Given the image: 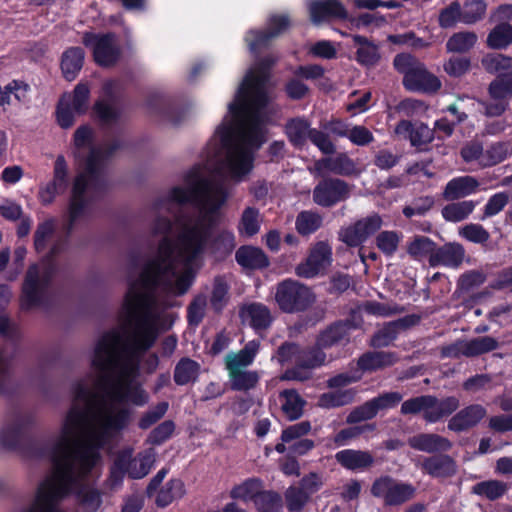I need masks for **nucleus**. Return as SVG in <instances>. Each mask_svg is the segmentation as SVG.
Returning a JSON list of instances; mask_svg holds the SVG:
<instances>
[{
	"mask_svg": "<svg viewBox=\"0 0 512 512\" xmlns=\"http://www.w3.org/2000/svg\"><path fill=\"white\" fill-rule=\"evenodd\" d=\"M462 22V8L459 2H452L439 13L438 22L442 28H451Z\"/></svg>",
	"mask_w": 512,
	"mask_h": 512,
	"instance_id": "49",
	"label": "nucleus"
},
{
	"mask_svg": "<svg viewBox=\"0 0 512 512\" xmlns=\"http://www.w3.org/2000/svg\"><path fill=\"white\" fill-rule=\"evenodd\" d=\"M231 387L235 390L246 391L254 388L259 381V374L251 370L228 371Z\"/></svg>",
	"mask_w": 512,
	"mask_h": 512,
	"instance_id": "37",
	"label": "nucleus"
},
{
	"mask_svg": "<svg viewBox=\"0 0 512 512\" xmlns=\"http://www.w3.org/2000/svg\"><path fill=\"white\" fill-rule=\"evenodd\" d=\"M426 398L429 400V403L424 408L423 416L428 422H436L459 407V400L455 397H448L441 401L432 396H426Z\"/></svg>",
	"mask_w": 512,
	"mask_h": 512,
	"instance_id": "23",
	"label": "nucleus"
},
{
	"mask_svg": "<svg viewBox=\"0 0 512 512\" xmlns=\"http://www.w3.org/2000/svg\"><path fill=\"white\" fill-rule=\"evenodd\" d=\"M397 110L407 117H420L427 112V106L416 99H406L399 103Z\"/></svg>",
	"mask_w": 512,
	"mask_h": 512,
	"instance_id": "58",
	"label": "nucleus"
},
{
	"mask_svg": "<svg viewBox=\"0 0 512 512\" xmlns=\"http://www.w3.org/2000/svg\"><path fill=\"white\" fill-rule=\"evenodd\" d=\"M332 262V248L323 241L316 243L305 259L297 265L295 272L299 277L314 278L323 275Z\"/></svg>",
	"mask_w": 512,
	"mask_h": 512,
	"instance_id": "6",
	"label": "nucleus"
},
{
	"mask_svg": "<svg viewBox=\"0 0 512 512\" xmlns=\"http://www.w3.org/2000/svg\"><path fill=\"white\" fill-rule=\"evenodd\" d=\"M94 111L97 117L104 123L112 122L118 117L117 109L106 100H99L94 106Z\"/></svg>",
	"mask_w": 512,
	"mask_h": 512,
	"instance_id": "64",
	"label": "nucleus"
},
{
	"mask_svg": "<svg viewBox=\"0 0 512 512\" xmlns=\"http://www.w3.org/2000/svg\"><path fill=\"white\" fill-rule=\"evenodd\" d=\"M355 391L353 389L334 390L323 393L318 399V405L322 408H335L347 405L354 399Z\"/></svg>",
	"mask_w": 512,
	"mask_h": 512,
	"instance_id": "33",
	"label": "nucleus"
},
{
	"mask_svg": "<svg viewBox=\"0 0 512 512\" xmlns=\"http://www.w3.org/2000/svg\"><path fill=\"white\" fill-rule=\"evenodd\" d=\"M50 272L44 262L33 265L27 271L23 285V305L27 308L38 303Z\"/></svg>",
	"mask_w": 512,
	"mask_h": 512,
	"instance_id": "10",
	"label": "nucleus"
},
{
	"mask_svg": "<svg viewBox=\"0 0 512 512\" xmlns=\"http://www.w3.org/2000/svg\"><path fill=\"white\" fill-rule=\"evenodd\" d=\"M84 62V51L79 47L67 49L61 59V70L64 77L71 81L76 78L82 69Z\"/></svg>",
	"mask_w": 512,
	"mask_h": 512,
	"instance_id": "26",
	"label": "nucleus"
},
{
	"mask_svg": "<svg viewBox=\"0 0 512 512\" xmlns=\"http://www.w3.org/2000/svg\"><path fill=\"white\" fill-rule=\"evenodd\" d=\"M242 322L259 331L266 329L272 322L270 310L261 303H251L240 311Z\"/></svg>",
	"mask_w": 512,
	"mask_h": 512,
	"instance_id": "18",
	"label": "nucleus"
},
{
	"mask_svg": "<svg viewBox=\"0 0 512 512\" xmlns=\"http://www.w3.org/2000/svg\"><path fill=\"white\" fill-rule=\"evenodd\" d=\"M308 52L314 57L332 59L336 56L337 50L332 42L322 40L310 45Z\"/></svg>",
	"mask_w": 512,
	"mask_h": 512,
	"instance_id": "61",
	"label": "nucleus"
},
{
	"mask_svg": "<svg viewBox=\"0 0 512 512\" xmlns=\"http://www.w3.org/2000/svg\"><path fill=\"white\" fill-rule=\"evenodd\" d=\"M507 485L499 480H488L473 486V493L484 496L489 500L500 498L506 491Z\"/></svg>",
	"mask_w": 512,
	"mask_h": 512,
	"instance_id": "42",
	"label": "nucleus"
},
{
	"mask_svg": "<svg viewBox=\"0 0 512 512\" xmlns=\"http://www.w3.org/2000/svg\"><path fill=\"white\" fill-rule=\"evenodd\" d=\"M405 86L409 89L433 93L440 89L441 81L421 64L415 72L410 74V80Z\"/></svg>",
	"mask_w": 512,
	"mask_h": 512,
	"instance_id": "24",
	"label": "nucleus"
},
{
	"mask_svg": "<svg viewBox=\"0 0 512 512\" xmlns=\"http://www.w3.org/2000/svg\"><path fill=\"white\" fill-rule=\"evenodd\" d=\"M487 414L486 409L479 404L469 405L455 414L448 423L453 431H464L476 426Z\"/></svg>",
	"mask_w": 512,
	"mask_h": 512,
	"instance_id": "17",
	"label": "nucleus"
},
{
	"mask_svg": "<svg viewBox=\"0 0 512 512\" xmlns=\"http://www.w3.org/2000/svg\"><path fill=\"white\" fill-rule=\"evenodd\" d=\"M486 12V4L483 0H470L462 9V22L473 24L480 20Z\"/></svg>",
	"mask_w": 512,
	"mask_h": 512,
	"instance_id": "48",
	"label": "nucleus"
},
{
	"mask_svg": "<svg viewBox=\"0 0 512 512\" xmlns=\"http://www.w3.org/2000/svg\"><path fill=\"white\" fill-rule=\"evenodd\" d=\"M512 99V75L498 77L489 85V99L483 102L487 116L504 113Z\"/></svg>",
	"mask_w": 512,
	"mask_h": 512,
	"instance_id": "8",
	"label": "nucleus"
},
{
	"mask_svg": "<svg viewBox=\"0 0 512 512\" xmlns=\"http://www.w3.org/2000/svg\"><path fill=\"white\" fill-rule=\"evenodd\" d=\"M509 200L510 196L506 192H499L492 195L484 207V217H492L497 215L504 209Z\"/></svg>",
	"mask_w": 512,
	"mask_h": 512,
	"instance_id": "56",
	"label": "nucleus"
},
{
	"mask_svg": "<svg viewBox=\"0 0 512 512\" xmlns=\"http://www.w3.org/2000/svg\"><path fill=\"white\" fill-rule=\"evenodd\" d=\"M323 484L324 478L321 474L309 473L302 478L299 488L303 490V492H305V494H307V496L310 498L312 494L321 489Z\"/></svg>",
	"mask_w": 512,
	"mask_h": 512,
	"instance_id": "62",
	"label": "nucleus"
},
{
	"mask_svg": "<svg viewBox=\"0 0 512 512\" xmlns=\"http://www.w3.org/2000/svg\"><path fill=\"white\" fill-rule=\"evenodd\" d=\"M258 350L259 342L252 340L239 352L228 353L225 357L226 369L228 371L245 370L246 367L253 363Z\"/></svg>",
	"mask_w": 512,
	"mask_h": 512,
	"instance_id": "20",
	"label": "nucleus"
},
{
	"mask_svg": "<svg viewBox=\"0 0 512 512\" xmlns=\"http://www.w3.org/2000/svg\"><path fill=\"white\" fill-rule=\"evenodd\" d=\"M260 229V218L258 210L248 207L243 211L239 224L241 235L250 237L255 235Z\"/></svg>",
	"mask_w": 512,
	"mask_h": 512,
	"instance_id": "45",
	"label": "nucleus"
},
{
	"mask_svg": "<svg viewBox=\"0 0 512 512\" xmlns=\"http://www.w3.org/2000/svg\"><path fill=\"white\" fill-rule=\"evenodd\" d=\"M477 41L473 32H458L453 34L446 43L448 52L463 53L471 49Z\"/></svg>",
	"mask_w": 512,
	"mask_h": 512,
	"instance_id": "39",
	"label": "nucleus"
},
{
	"mask_svg": "<svg viewBox=\"0 0 512 512\" xmlns=\"http://www.w3.org/2000/svg\"><path fill=\"white\" fill-rule=\"evenodd\" d=\"M94 131L88 125L78 127L73 136V145L76 150L90 148L83 171L80 172L73 183L72 195L69 203V228H72L87 211V194L100 182L104 174L108 155L102 147L92 146Z\"/></svg>",
	"mask_w": 512,
	"mask_h": 512,
	"instance_id": "1",
	"label": "nucleus"
},
{
	"mask_svg": "<svg viewBox=\"0 0 512 512\" xmlns=\"http://www.w3.org/2000/svg\"><path fill=\"white\" fill-rule=\"evenodd\" d=\"M377 413L378 412L376 410V406H375L373 400H370V401L366 402L365 404H363L362 406L353 410L349 414L347 421L349 423L365 421V420L373 418L374 416H376Z\"/></svg>",
	"mask_w": 512,
	"mask_h": 512,
	"instance_id": "60",
	"label": "nucleus"
},
{
	"mask_svg": "<svg viewBox=\"0 0 512 512\" xmlns=\"http://www.w3.org/2000/svg\"><path fill=\"white\" fill-rule=\"evenodd\" d=\"M199 371L197 362L184 358L176 365L174 380L177 384L184 385L196 379Z\"/></svg>",
	"mask_w": 512,
	"mask_h": 512,
	"instance_id": "41",
	"label": "nucleus"
},
{
	"mask_svg": "<svg viewBox=\"0 0 512 512\" xmlns=\"http://www.w3.org/2000/svg\"><path fill=\"white\" fill-rule=\"evenodd\" d=\"M281 406L289 420L298 419L303 412L304 401L294 390H286L280 395Z\"/></svg>",
	"mask_w": 512,
	"mask_h": 512,
	"instance_id": "34",
	"label": "nucleus"
},
{
	"mask_svg": "<svg viewBox=\"0 0 512 512\" xmlns=\"http://www.w3.org/2000/svg\"><path fill=\"white\" fill-rule=\"evenodd\" d=\"M401 235L395 231H383L376 237L377 247L386 255H393L399 245Z\"/></svg>",
	"mask_w": 512,
	"mask_h": 512,
	"instance_id": "51",
	"label": "nucleus"
},
{
	"mask_svg": "<svg viewBox=\"0 0 512 512\" xmlns=\"http://www.w3.org/2000/svg\"><path fill=\"white\" fill-rule=\"evenodd\" d=\"M90 90L86 84L79 83L72 94H65L62 98H68L69 104L77 114H83L88 108Z\"/></svg>",
	"mask_w": 512,
	"mask_h": 512,
	"instance_id": "44",
	"label": "nucleus"
},
{
	"mask_svg": "<svg viewBox=\"0 0 512 512\" xmlns=\"http://www.w3.org/2000/svg\"><path fill=\"white\" fill-rule=\"evenodd\" d=\"M310 18L318 24L330 18L344 19L347 12L344 6L336 0H312L308 2Z\"/></svg>",
	"mask_w": 512,
	"mask_h": 512,
	"instance_id": "16",
	"label": "nucleus"
},
{
	"mask_svg": "<svg viewBox=\"0 0 512 512\" xmlns=\"http://www.w3.org/2000/svg\"><path fill=\"white\" fill-rule=\"evenodd\" d=\"M465 258V250L459 243H448L436 249V254L432 258V266L444 265L448 267H458Z\"/></svg>",
	"mask_w": 512,
	"mask_h": 512,
	"instance_id": "22",
	"label": "nucleus"
},
{
	"mask_svg": "<svg viewBox=\"0 0 512 512\" xmlns=\"http://www.w3.org/2000/svg\"><path fill=\"white\" fill-rule=\"evenodd\" d=\"M459 235L473 243H485L490 235L480 224L470 223L459 228Z\"/></svg>",
	"mask_w": 512,
	"mask_h": 512,
	"instance_id": "53",
	"label": "nucleus"
},
{
	"mask_svg": "<svg viewBox=\"0 0 512 512\" xmlns=\"http://www.w3.org/2000/svg\"><path fill=\"white\" fill-rule=\"evenodd\" d=\"M396 361V356L390 352H370L364 354L358 360V366L364 371H374L392 365Z\"/></svg>",
	"mask_w": 512,
	"mask_h": 512,
	"instance_id": "28",
	"label": "nucleus"
},
{
	"mask_svg": "<svg viewBox=\"0 0 512 512\" xmlns=\"http://www.w3.org/2000/svg\"><path fill=\"white\" fill-rule=\"evenodd\" d=\"M263 491L262 482L259 479L251 478L234 486L230 492V496L233 499L242 501L253 500L255 502L256 498L262 494Z\"/></svg>",
	"mask_w": 512,
	"mask_h": 512,
	"instance_id": "32",
	"label": "nucleus"
},
{
	"mask_svg": "<svg viewBox=\"0 0 512 512\" xmlns=\"http://www.w3.org/2000/svg\"><path fill=\"white\" fill-rule=\"evenodd\" d=\"M435 243L425 236L415 237L408 245V253L414 259L422 261L428 259L432 265V258L436 254Z\"/></svg>",
	"mask_w": 512,
	"mask_h": 512,
	"instance_id": "30",
	"label": "nucleus"
},
{
	"mask_svg": "<svg viewBox=\"0 0 512 512\" xmlns=\"http://www.w3.org/2000/svg\"><path fill=\"white\" fill-rule=\"evenodd\" d=\"M285 501L290 512H300L308 503L309 497L299 487L291 486L285 492Z\"/></svg>",
	"mask_w": 512,
	"mask_h": 512,
	"instance_id": "50",
	"label": "nucleus"
},
{
	"mask_svg": "<svg viewBox=\"0 0 512 512\" xmlns=\"http://www.w3.org/2000/svg\"><path fill=\"white\" fill-rule=\"evenodd\" d=\"M508 154V148L503 143L492 144L485 149L482 147L480 166H493L503 161Z\"/></svg>",
	"mask_w": 512,
	"mask_h": 512,
	"instance_id": "43",
	"label": "nucleus"
},
{
	"mask_svg": "<svg viewBox=\"0 0 512 512\" xmlns=\"http://www.w3.org/2000/svg\"><path fill=\"white\" fill-rule=\"evenodd\" d=\"M352 39L357 47L356 60L364 66L375 65L380 58L377 46L360 35H353Z\"/></svg>",
	"mask_w": 512,
	"mask_h": 512,
	"instance_id": "27",
	"label": "nucleus"
},
{
	"mask_svg": "<svg viewBox=\"0 0 512 512\" xmlns=\"http://www.w3.org/2000/svg\"><path fill=\"white\" fill-rule=\"evenodd\" d=\"M83 44L92 50L94 60L100 66H111L120 57V47L113 34L85 33Z\"/></svg>",
	"mask_w": 512,
	"mask_h": 512,
	"instance_id": "5",
	"label": "nucleus"
},
{
	"mask_svg": "<svg viewBox=\"0 0 512 512\" xmlns=\"http://www.w3.org/2000/svg\"><path fill=\"white\" fill-rule=\"evenodd\" d=\"M340 135L346 136L352 143L364 146L373 141L372 133L364 126H354L345 132H338Z\"/></svg>",
	"mask_w": 512,
	"mask_h": 512,
	"instance_id": "57",
	"label": "nucleus"
},
{
	"mask_svg": "<svg viewBox=\"0 0 512 512\" xmlns=\"http://www.w3.org/2000/svg\"><path fill=\"white\" fill-rule=\"evenodd\" d=\"M335 459L348 470H363L373 464V457L367 451L345 449L335 454Z\"/></svg>",
	"mask_w": 512,
	"mask_h": 512,
	"instance_id": "21",
	"label": "nucleus"
},
{
	"mask_svg": "<svg viewBox=\"0 0 512 512\" xmlns=\"http://www.w3.org/2000/svg\"><path fill=\"white\" fill-rule=\"evenodd\" d=\"M289 27V20L285 15L272 16L267 24V31L250 30L246 35L251 52L266 45L272 38L278 36Z\"/></svg>",
	"mask_w": 512,
	"mask_h": 512,
	"instance_id": "13",
	"label": "nucleus"
},
{
	"mask_svg": "<svg viewBox=\"0 0 512 512\" xmlns=\"http://www.w3.org/2000/svg\"><path fill=\"white\" fill-rule=\"evenodd\" d=\"M312 131L313 129H310L309 123L302 118L291 119L286 124V134L290 142L298 148L305 145L307 139L310 138V132Z\"/></svg>",
	"mask_w": 512,
	"mask_h": 512,
	"instance_id": "29",
	"label": "nucleus"
},
{
	"mask_svg": "<svg viewBox=\"0 0 512 512\" xmlns=\"http://www.w3.org/2000/svg\"><path fill=\"white\" fill-rule=\"evenodd\" d=\"M155 461V452L149 448L133 455V449L130 447L120 450L114 458L110 468V474L106 480V489L115 491L123 483L125 475L130 478L139 479L146 476Z\"/></svg>",
	"mask_w": 512,
	"mask_h": 512,
	"instance_id": "3",
	"label": "nucleus"
},
{
	"mask_svg": "<svg viewBox=\"0 0 512 512\" xmlns=\"http://www.w3.org/2000/svg\"><path fill=\"white\" fill-rule=\"evenodd\" d=\"M68 185V166L63 155H58L54 163L53 178L39 190V199L43 204H50L58 194L63 193Z\"/></svg>",
	"mask_w": 512,
	"mask_h": 512,
	"instance_id": "11",
	"label": "nucleus"
},
{
	"mask_svg": "<svg viewBox=\"0 0 512 512\" xmlns=\"http://www.w3.org/2000/svg\"><path fill=\"white\" fill-rule=\"evenodd\" d=\"M421 63H419L413 56L409 54H400L397 55L394 59L395 68L404 74V84L406 85L410 80V74L415 72L418 67H420Z\"/></svg>",
	"mask_w": 512,
	"mask_h": 512,
	"instance_id": "55",
	"label": "nucleus"
},
{
	"mask_svg": "<svg viewBox=\"0 0 512 512\" xmlns=\"http://www.w3.org/2000/svg\"><path fill=\"white\" fill-rule=\"evenodd\" d=\"M408 444L417 450L432 453L436 451H445L450 448V442L435 434H419L408 440Z\"/></svg>",
	"mask_w": 512,
	"mask_h": 512,
	"instance_id": "25",
	"label": "nucleus"
},
{
	"mask_svg": "<svg viewBox=\"0 0 512 512\" xmlns=\"http://www.w3.org/2000/svg\"><path fill=\"white\" fill-rule=\"evenodd\" d=\"M30 100V86L21 80H12L0 87V107L6 111L9 107L27 104Z\"/></svg>",
	"mask_w": 512,
	"mask_h": 512,
	"instance_id": "15",
	"label": "nucleus"
},
{
	"mask_svg": "<svg viewBox=\"0 0 512 512\" xmlns=\"http://www.w3.org/2000/svg\"><path fill=\"white\" fill-rule=\"evenodd\" d=\"M350 189L339 179H329L320 182L313 191L314 202L320 206L329 207L348 198Z\"/></svg>",
	"mask_w": 512,
	"mask_h": 512,
	"instance_id": "12",
	"label": "nucleus"
},
{
	"mask_svg": "<svg viewBox=\"0 0 512 512\" xmlns=\"http://www.w3.org/2000/svg\"><path fill=\"white\" fill-rule=\"evenodd\" d=\"M496 347L497 342L495 339L488 336H484L471 340L457 342L454 345L444 349V354L446 356L454 357H458L460 355L476 356L482 353L492 351Z\"/></svg>",
	"mask_w": 512,
	"mask_h": 512,
	"instance_id": "14",
	"label": "nucleus"
},
{
	"mask_svg": "<svg viewBox=\"0 0 512 512\" xmlns=\"http://www.w3.org/2000/svg\"><path fill=\"white\" fill-rule=\"evenodd\" d=\"M475 202L471 200L455 202L442 209V216L450 222H460L466 219L474 210Z\"/></svg>",
	"mask_w": 512,
	"mask_h": 512,
	"instance_id": "38",
	"label": "nucleus"
},
{
	"mask_svg": "<svg viewBox=\"0 0 512 512\" xmlns=\"http://www.w3.org/2000/svg\"><path fill=\"white\" fill-rule=\"evenodd\" d=\"M382 224V218L378 214H371L359 219L354 224L342 228L339 236L348 246L355 247L379 230Z\"/></svg>",
	"mask_w": 512,
	"mask_h": 512,
	"instance_id": "9",
	"label": "nucleus"
},
{
	"mask_svg": "<svg viewBox=\"0 0 512 512\" xmlns=\"http://www.w3.org/2000/svg\"><path fill=\"white\" fill-rule=\"evenodd\" d=\"M185 494L184 483L180 479H172L163 486L156 497L158 506L165 507Z\"/></svg>",
	"mask_w": 512,
	"mask_h": 512,
	"instance_id": "35",
	"label": "nucleus"
},
{
	"mask_svg": "<svg viewBox=\"0 0 512 512\" xmlns=\"http://www.w3.org/2000/svg\"><path fill=\"white\" fill-rule=\"evenodd\" d=\"M482 64L489 72L498 73L499 77L512 75V58L502 54H489L483 58Z\"/></svg>",
	"mask_w": 512,
	"mask_h": 512,
	"instance_id": "36",
	"label": "nucleus"
},
{
	"mask_svg": "<svg viewBox=\"0 0 512 512\" xmlns=\"http://www.w3.org/2000/svg\"><path fill=\"white\" fill-rule=\"evenodd\" d=\"M312 290L294 280H285L278 284L275 301L279 308L287 313L304 311L315 302Z\"/></svg>",
	"mask_w": 512,
	"mask_h": 512,
	"instance_id": "4",
	"label": "nucleus"
},
{
	"mask_svg": "<svg viewBox=\"0 0 512 512\" xmlns=\"http://www.w3.org/2000/svg\"><path fill=\"white\" fill-rule=\"evenodd\" d=\"M75 113L73 107L69 104L68 98H61L56 109V120L58 125L63 129L70 128L75 121Z\"/></svg>",
	"mask_w": 512,
	"mask_h": 512,
	"instance_id": "52",
	"label": "nucleus"
},
{
	"mask_svg": "<svg viewBox=\"0 0 512 512\" xmlns=\"http://www.w3.org/2000/svg\"><path fill=\"white\" fill-rule=\"evenodd\" d=\"M259 512H279L282 508V499L279 494L272 491H263L255 500Z\"/></svg>",
	"mask_w": 512,
	"mask_h": 512,
	"instance_id": "46",
	"label": "nucleus"
},
{
	"mask_svg": "<svg viewBox=\"0 0 512 512\" xmlns=\"http://www.w3.org/2000/svg\"><path fill=\"white\" fill-rule=\"evenodd\" d=\"M479 182L472 176H460L450 180L443 192L446 200H456L474 194L479 189Z\"/></svg>",
	"mask_w": 512,
	"mask_h": 512,
	"instance_id": "19",
	"label": "nucleus"
},
{
	"mask_svg": "<svg viewBox=\"0 0 512 512\" xmlns=\"http://www.w3.org/2000/svg\"><path fill=\"white\" fill-rule=\"evenodd\" d=\"M54 232V223L51 220L38 225L35 232L34 245L38 252L45 249L46 244Z\"/></svg>",
	"mask_w": 512,
	"mask_h": 512,
	"instance_id": "59",
	"label": "nucleus"
},
{
	"mask_svg": "<svg viewBox=\"0 0 512 512\" xmlns=\"http://www.w3.org/2000/svg\"><path fill=\"white\" fill-rule=\"evenodd\" d=\"M345 334L343 325H335L324 331L318 338V348L312 350H300L295 344H285L279 349V361L284 363L292 361L295 367L288 372L291 379L304 381L310 377V370L320 367L325 363V354L320 348H326L338 343Z\"/></svg>",
	"mask_w": 512,
	"mask_h": 512,
	"instance_id": "2",
	"label": "nucleus"
},
{
	"mask_svg": "<svg viewBox=\"0 0 512 512\" xmlns=\"http://www.w3.org/2000/svg\"><path fill=\"white\" fill-rule=\"evenodd\" d=\"M371 493L382 498L386 505H400L413 498L415 488L390 477H383L373 483Z\"/></svg>",
	"mask_w": 512,
	"mask_h": 512,
	"instance_id": "7",
	"label": "nucleus"
},
{
	"mask_svg": "<svg viewBox=\"0 0 512 512\" xmlns=\"http://www.w3.org/2000/svg\"><path fill=\"white\" fill-rule=\"evenodd\" d=\"M310 429L311 425L307 421L293 424L282 431L281 440L283 442H291L306 435Z\"/></svg>",
	"mask_w": 512,
	"mask_h": 512,
	"instance_id": "63",
	"label": "nucleus"
},
{
	"mask_svg": "<svg viewBox=\"0 0 512 512\" xmlns=\"http://www.w3.org/2000/svg\"><path fill=\"white\" fill-rule=\"evenodd\" d=\"M321 224V216L309 211L300 213L296 220V228L298 232L303 235L315 232Z\"/></svg>",
	"mask_w": 512,
	"mask_h": 512,
	"instance_id": "47",
	"label": "nucleus"
},
{
	"mask_svg": "<svg viewBox=\"0 0 512 512\" xmlns=\"http://www.w3.org/2000/svg\"><path fill=\"white\" fill-rule=\"evenodd\" d=\"M237 262L246 268H263L268 265L264 252L255 247H242L236 252Z\"/></svg>",
	"mask_w": 512,
	"mask_h": 512,
	"instance_id": "31",
	"label": "nucleus"
},
{
	"mask_svg": "<svg viewBox=\"0 0 512 512\" xmlns=\"http://www.w3.org/2000/svg\"><path fill=\"white\" fill-rule=\"evenodd\" d=\"M512 42V26L508 23L497 25L488 35L487 43L494 49H502Z\"/></svg>",
	"mask_w": 512,
	"mask_h": 512,
	"instance_id": "40",
	"label": "nucleus"
},
{
	"mask_svg": "<svg viewBox=\"0 0 512 512\" xmlns=\"http://www.w3.org/2000/svg\"><path fill=\"white\" fill-rule=\"evenodd\" d=\"M78 500L86 512H95L102 503L99 492L90 487H84L78 492Z\"/></svg>",
	"mask_w": 512,
	"mask_h": 512,
	"instance_id": "54",
	"label": "nucleus"
}]
</instances>
